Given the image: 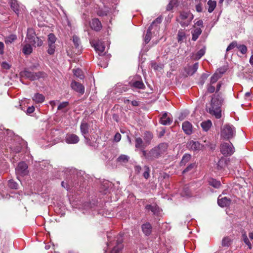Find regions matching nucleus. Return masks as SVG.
<instances>
[{
    "label": "nucleus",
    "mask_w": 253,
    "mask_h": 253,
    "mask_svg": "<svg viewBox=\"0 0 253 253\" xmlns=\"http://www.w3.org/2000/svg\"><path fill=\"white\" fill-rule=\"evenodd\" d=\"M224 98L220 92L214 94L212 96L210 106L208 107L209 113L216 119H220L221 117V107Z\"/></svg>",
    "instance_id": "obj_1"
},
{
    "label": "nucleus",
    "mask_w": 253,
    "mask_h": 253,
    "mask_svg": "<svg viewBox=\"0 0 253 253\" xmlns=\"http://www.w3.org/2000/svg\"><path fill=\"white\" fill-rule=\"evenodd\" d=\"M168 147L167 143H161L149 151L143 150L142 151V154L147 161H153L155 159H158L162 154L165 153L167 150Z\"/></svg>",
    "instance_id": "obj_2"
},
{
    "label": "nucleus",
    "mask_w": 253,
    "mask_h": 253,
    "mask_svg": "<svg viewBox=\"0 0 253 253\" xmlns=\"http://www.w3.org/2000/svg\"><path fill=\"white\" fill-rule=\"evenodd\" d=\"M194 18V16L189 11H183L180 12L179 16L176 18V21L182 27H187L190 24Z\"/></svg>",
    "instance_id": "obj_3"
},
{
    "label": "nucleus",
    "mask_w": 253,
    "mask_h": 253,
    "mask_svg": "<svg viewBox=\"0 0 253 253\" xmlns=\"http://www.w3.org/2000/svg\"><path fill=\"white\" fill-rule=\"evenodd\" d=\"M235 134V128L231 125L226 124L221 128V136L224 139H230L234 137Z\"/></svg>",
    "instance_id": "obj_4"
},
{
    "label": "nucleus",
    "mask_w": 253,
    "mask_h": 253,
    "mask_svg": "<svg viewBox=\"0 0 253 253\" xmlns=\"http://www.w3.org/2000/svg\"><path fill=\"white\" fill-rule=\"evenodd\" d=\"M220 151L225 156L232 155L235 152V148L231 142H225L220 146Z\"/></svg>",
    "instance_id": "obj_5"
},
{
    "label": "nucleus",
    "mask_w": 253,
    "mask_h": 253,
    "mask_svg": "<svg viewBox=\"0 0 253 253\" xmlns=\"http://www.w3.org/2000/svg\"><path fill=\"white\" fill-rule=\"evenodd\" d=\"M22 76L26 77L31 81L36 80L43 76V73L41 72L34 73L28 70H24L21 73Z\"/></svg>",
    "instance_id": "obj_6"
},
{
    "label": "nucleus",
    "mask_w": 253,
    "mask_h": 253,
    "mask_svg": "<svg viewBox=\"0 0 253 253\" xmlns=\"http://www.w3.org/2000/svg\"><path fill=\"white\" fill-rule=\"evenodd\" d=\"M162 18L158 17L149 27L147 31V33L144 38V42L146 43H148L151 39V30L152 29L153 26L156 24H160L162 22Z\"/></svg>",
    "instance_id": "obj_7"
},
{
    "label": "nucleus",
    "mask_w": 253,
    "mask_h": 253,
    "mask_svg": "<svg viewBox=\"0 0 253 253\" xmlns=\"http://www.w3.org/2000/svg\"><path fill=\"white\" fill-rule=\"evenodd\" d=\"M27 169L28 166L25 163L23 162H20L16 168V172L17 175L21 176L27 175L29 172Z\"/></svg>",
    "instance_id": "obj_8"
},
{
    "label": "nucleus",
    "mask_w": 253,
    "mask_h": 253,
    "mask_svg": "<svg viewBox=\"0 0 253 253\" xmlns=\"http://www.w3.org/2000/svg\"><path fill=\"white\" fill-rule=\"evenodd\" d=\"M231 161L230 159L222 158L220 159L217 164V169L221 170L225 167H227L228 169H232L233 167H232L230 164Z\"/></svg>",
    "instance_id": "obj_9"
},
{
    "label": "nucleus",
    "mask_w": 253,
    "mask_h": 253,
    "mask_svg": "<svg viewBox=\"0 0 253 253\" xmlns=\"http://www.w3.org/2000/svg\"><path fill=\"white\" fill-rule=\"evenodd\" d=\"M123 238L122 236L120 235L117 237L116 242V246L113 248L110 253H121L122 250L123 248Z\"/></svg>",
    "instance_id": "obj_10"
},
{
    "label": "nucleus",
    "mask_w": 253,
    "mask_h": 253,
    "mask_svg": "<svg viewBox=\"0 0 253 253\" xmlns=\"http://www.w3.org/2000/svg\"><path fill=\"white\" fill-rule=\"evenodd\" d=\"M80 140V138L76 134L73 133H68L65 138V142L68 144H74L77 143Z\"/></svg>",
    "instance_id": "obj_11"
},
{
    "label": "nucleus",
    "mask_w": 253,
    "mask_h": 253,
    "mask_svg": "<svg viewBox=\"0 0 253 253\" xmlns=\"http://www.w3.org/2000/svg\"><path fill=\"white\" fill-rule=\"evenodd\" d=\"M217 203L221 207H226L229 206L231 203V200L226 197H223L220 195L218 198Z\"/></svg>",
    "instance_id": "obj_12"
},
{
    "label": "nucleus",
    "mask_w": 253,
    "mask_h": 253,
    "mask_svg": "<svg viewBox=\"0 0 253 253\" xmlns=\"http://www.w3.org/2000/svg\"><path fill=\"white\" fill-rule=\"evenodd\" d=\"M72 88L76 91L83 94L84 92V86L80 83L73 81L71 84Z\"/></svg>",
    "instance_id": "obj_13"
},
{
    "label": "nucleus",
    "mask_w": 253,
    "mask_h": 253,
    "mask_svg": "<svg viewBox=\"0 0 253 253\" xmlns=\"http://www.w3.org/2000/svg\"><path fill=\"white\" fill-rule=\"evenodd\" d=\"M187 148L193 151L200 150L203 146L198 142L191 140L187 143Z\"/></svg>",
    "instance_id": "obj_14"
},
{
    "label": "nucleus",
    "mask_w": 253,
    "mask_h": 253,
    "mask_svg": "<svg viewBox=\"0 0 253 253\" xmlns=\"http://www.w3.org/2000/svg\"><path fill=\"white\" fill-rule=\"evenodd\" d=\"M91 44H93V46L95 50L98 52L99 55L104 52L105 46L101 42L98 41L95 43L92 42Z\"/></svg>",
    "instance_id": "obj_15"
},
{
    "label": "nucleus",
    "mask_w": 253,
    "mask_h": 253,
    "mask_svg": "<svg viewBox=\"0 0 253 253\" xmlns=\"http://www.w3.org/2000/svg\"><path fill=\"white\" fill-rule=\"evenodd\" d=\"M90 27L95 31H99L102 28V25L100 21L97 19H93L90 23Z\"/></svg>",
    "instance_id": "obj_16"
},
{
    "label": "nucleus",
    "mask_w": 253,
    "mask_h": 253,
    "mask_svg": "<svg viewBox=\"0 0 253 253\" xmlns=\"http://www.w3.org/2000/svg\"><path fill=\"white\" fill-rule=\"evenodd\" d=\"M182 127L186 134L190 135L192 133V125L190 122L188 121L183 122Z\"/></svg>",
    "instance_id": "obj_17"
},
{
    "label": "nucleus",
    "mask_w": 253,
    "mask_h": 253,
    "mask_svg": "<svg viewBox=\"0 0 253 253\" xmlns=\"http://www.w3.org/2000/svg\"><path fill=\"white\" fill-rule=\"evenodd\" d=\"M129 84L130 86L133 88L143 89L145 87L142 81H131Z\"/></svg>",
    "instance_id": "obj_18"
},
{
    "label": "nucleus",
    "mask_w": 253,
    "mask_h": 253,
    "mask_svg": "<svg viewBox=\"0 0 253 253\" xmlns=\"http://www.w3.org/2000/svg\"><path fill=\"white\" fill-rule=\"evenodd\" d=\"M142 230L146 236H149L152 232V226L149 223H146L142 225Z\"/></svg>",
    "instance_id": "obj_19"
},
{
    "label": "nucleus",
    "mask_w": 253,
    "mask_h": 253,
    "mask_svg": "<svg viewBox=\"0 0 253 253\" xmlns=\"http://www.w3.org/2000/svg\"><path fill=\"white\" fill-rule=\"evenodd\" d=\"M172 122V119L168 116L167 113H165L160 119V123L163 125H170Z\"/></svg>",
    "instance_id": "obj_20"
},
{
    "label": "nucleus",
    "mask_w": 253,
    "mask_h": 253,
    "mask_svg": "<svg viewBox=\"0 0 253 253\" xmlns=\"http://www.w3.org/2000/svg\"><path fill=\"white\" fill-rule=\"evenodd\" d=\"M36 36L35 30L33 28H28L27 32V36L25 41L29 42L30 41L33 40Z\"/></svg>",
    "instance_id": "obj_21"
},
{
    "label": "nucleus",
    "mask_w": 253,
    "mask_h": 253,
    "mask_svg": "<svg viewBox=\"0 0 253 253\" xmlns=\"http://www.w3.org/2000/svg\"><path fill=\"white\" fill-rule=\"evenodd\" d=\"M32 99L37 103H41L44 101L45 97L42 94L37 93L34 94Z\"/></svg>",
    "instance_id": "obj_22"
},
{
    "label": "nucleus",
    "mask_w": 253,
    "mask_h": 253,
    "mask_svg": "<svg viewBox=\"0 0 253 253\" xmlns=\"http://www.w3.org/2000/svg\"><path fill=\"white\" fill-rule=\"evenodd\" d=\"M28 43H30L33 46L36 47L42 46L43 43V42L39 37H35L34 39H33V40L30 41Z\"/></svg>",
    "instance_id": "obj_23"
},
{
    "label": "nucleus",
    "mask_w": 253,
    "mask_h": 253,
    "mask_svg": "<svg viewBox=\"0 0 253 253\" xmlns=\"http://www.w3.org/2000/svg\"><path fill=\"white\" fill-rule=\"evenodd\" d=\"M145 209L148 211H151L154 214H157L160 211L159 208L157 205H147L145 206Z\"/></svg>",
    "instance_id": "obj_24"
},
{
    "label": "nucleus",
    "mask_w": 253,
    "mask_h": 253,
    "mask_svg": "<svg viewBox=\"0 0 253 253\" xmlns=\"http://www.w3.org/2000/svg\"><path fill=\"white\" fill-rule=\"evenodd\" d=\"M80 129L81 133L83 135L87 134L88 132V125L87 123L84 121H83L81 123L80 126Z\"/></svg>",
    "instance_id": "obj_25"
},
{
    "label": "nucleus",
    "mask_w": 253,
    "mask_h": 253,
    "mask_svg": "<svg viewBox=\"0 0 253 253\" xmlns=\"http://www.w3.org/2000/svg\"><path fill=\"white\" fill-rule=\"evenodd\" d=\"M135 147L138 149H144L146 146L140 137H137L135 139Z\"/></svg>",
    "instance_id": "obj_26"
},
{
    "label": "nucleus",
    "mask_w": 253,
    "mask_h": 253,
    "mask_svg": "<svg viewBox=\"0 0 253 253\" xmlns=\"http://www.w3.org/2000/svg\"><path fill=\"white\" fill-rule=\"evenodd\" d=\"M212 125L211 122L210 120H207L206 121H204L201 124V127L203 129L207 131L209 130Z\"/></svg>",
    "instance_id": "obj_27"
},
{
    "label": "nucleus",
    "mask_w": 253,
    "mask_h": 253,
    "mask_svg": "<svg viewBox=\"0 0 253 253\" xmlns=\"http://www.w3.org/2000/svg\"><path fill=\"white\" fill-rule=\"evenodd\" d=\"M232 242V239L228 237H225L223 238L222 240V246L224 247H229Z\"/></svg>",
    "instance_id": "obj_28"
},
{
    "label": "nucleus",
    "mask_w": 253,
    "mask_h": 253,
    "mask_svg": "<svg viewBox=\"0 0 253 253\" xmlns=\"http://www.w3.org/2000/svg\"><path fill=\"white\" fill-rule=\"evenodd\" d=\"M10 6L13 10L18 15L19 10L17 1L15 0H12L10 2Z\"/></svg>",
    "instance_id": "obj_29"
},
{
    "label": "nucleus",
    "mask_w": 253,
    "mask_h": 253,
    "mask_svg": "<svg viewBox=\"0 0 253 253\" xmlns=\"http://www.w3.org/2000/svg\"><path fill=\"white\" fill-rule=\"evenodd\" d=\"M186 38L185 32L182 30H179L177 33V41L181 43Z\"/></svg>",
    "instance_id": "obj_30"
},
{
    "label": "nucleus",
    "mask_w": 253,
    "mask_h": 253,
    "mask_svg": "<svg viewBox=\"0 0 253 253\" xmlns=\"http://www.w3.org/2000/svg\"><path fill=\"white\" fill-rule=\"evenodd\" d=\"M198 63H195L192 66H190L189 67L187 74L189 75H193L198 70Z\"/></svg>",
    "instance_id": "obj_31"
},
{
    "label": "nucleus",
    "mask_w": 253,
    "mask_h": 253,
    "mask_svg": "<svg viewBox=\"0 0 253 253\" xmlns=\"http://www.w3.org/2000/svg\"><path fill=\"white\" fill-rule=\"evenodd\" d=\"M33 50L30 43L27 42L23 48V52L25 54H30Z\"/></svg>",
    "instance_id": "obj_32"
},
{
    "label": "nucleus",
    "mask_w": 253,
    "mask_h": 253,
    "mask_svg": "<svg viewBox=\"0 0 253 253\" xmlns=\"http://www.w3.org/2000/svg\"><path fill=\"white\" fill-rule=\"evenodd\" d=\"M202 33V30L200 28H196L192 32V40L196 41Z\"/></svg>",
    "instance_id": "obj_33"
},
{
    "label": "nucleus",
    "mask_w": 253,
    "mask_h": 253,
    "mask_svg": "<svg viewBox=\"0 0 253 253\" xmlns=\"http://www.w3.org/2000/svg\"><path fill=\"white\" fill-rule=\"evenodd\" d=\"M208 11L210 13L212 12L216 6V2L215 0H209L208 1Z\"/></svg>",
    "instance_id": "obj_34"
},
{
    "label": "nucleus",
    "mask_w": 253,
    "mask_h": 253,
    "mask_svg": "<svg viewBox=\"0 0 253 253\" xmlns=\"http://www.w3.org/2000/svg\"><path fill=\"white\" fill-rule=\"evenodd\" d=\"M153 137V134L149 131H146L144 133V140L147 144H149L151 139Z\"/></svg>",
    "instance_id": "obj_35"
},
{
    "label": "nucleus",
    "mask_w": 253,
    "mask_h": 253,
    "mask_svg": "<svg viewBox=\"0 0 253 253\" xmlns=\"http://www.w3.org/2000/svg\"><path fill=\"white\" fill-rule=\"evenodd\" d=\"M69 105V102L67 101L63 102L61 103L58 106L57 109L58 110H61L63 112H66L68 110L67 109V106Z\"/></svg>",
    "instance_id": "obj_36"
},
{
    "label": "nucleus",
    "mask_w": 253,
    "mask_h": 253,
    "mask_svg": "<svg viewBox=\"0 0 253 253\" xmlns=\"http://www.w3.org/2000/svg\"><path fill=\"white\" fill-rule=\"evenodd\" d=\"M73 42H74V45L76 48L78 49V52L80 51V40L79 37L76 36L73 37Z\"/></svg>",
    "instance_id": "obj_37"
},
{
    "label": "nucleus",
    "mask_w": 253,
    "mask_h": 253,
    "mask_svg": "<svg viewBox=\"0 0 253 253\" xmlns=\"http://www.w3.org/2000/svg\"><path fill=\"white\" fill-rule=\"evenodd\" d=\"M209 183L210 185L216 188H218L221 185L220 182L214 179H210Z\"/></svg>",
    "instance_id": "obj_38"
},
{
    "label": "nucleus",
    "mask_w": 253,
    "mask_h": 253,
    "mask_svg": "<svg viewBox=\"0 0 253 253\" xmlns=\"http://www.w3.org/2000/svg\"><path fill=\"white\" fill-rule=\"evenodd\" d=\"M191 159V155L190 154H185L182 157V159L180 162V165H185Z\"/></svg>",
    "instance_id": "obj_39"
},
{
    "label": "nucleus",
    "mask_w": 253,
    "mask_h": 253,
    "mask_svg": "<svg viewBox=\"0 0 253 253\" xmlns=\"http://www.w3.org/2000/svg\"><path fill=\"white\" fill-rule=\"evenodd\" d=\"M206 49L205 47L201 49L196 54L195 57H194V59L198 60L200 59L205 53Z\"/></svg>",
    "instance_id": "obj_40"
},
{
    "label": "nucleus",
    "mask_w": 253,
    "mask_h": 253,
    "mask_svg": "<svg viewBox=\"0 0 253 253\" xmlns=\"http://www.w3.org/2000/svg\"><path fill=\"white\" fill-rule=\"evenodd\" d=\"M129 158L127 155H121L117 158V161L119 162L126 163L128 161Z\"/></svg>",
    "instance_id": "obj_41"
},
{
    "label": "nucleus",
    "mask_w": 253,
    "mask_h": 253,
    "mask_svg": "<svg viewBox=\"0 0 253 253\" xmlns=\"http://www.w3.org/2000/svg\"><path fill=\"white\" fill-rule=\"evenodd\" d=\"M48 48L47 53L50 55H53L55 51L56 46L55 44H48Z\"/></svg>",
    "instance_id": "obj_42"
},
{
    "label": "nucleus",
    "mask_w": 253,
    "mask_h": 253,
    "mask_svg": "<svg viewBox=\"0 0 253 253\" xmlns=\"http://www.w3.org/2000/svg\"><path fill=\"white\" fill-rule=\"evenodd\" d=\"M56 38L53 34H50L48 36V44H55Z\"/></svg>",
    "instance_id": "obj_43"
},
{
    "label": "nucleus",
    "mask_w": 253,
    "mask_h": 253,
    "mask_svg": "<svg viewBox=\"0 0 253 253\" xmlns=\"http://www.w3.org/2000/svg\"><path fill=\"white\" fill-rule=\"evenodd\" d=\"M12 132L8 129L4 130V128H0V138L5 135H11Z\"/></svg>",
    "instance_id": "obj_44"
},
{
    "label": "nucleus",
    "mask_w": 253,
    "mask_h": 253,
    "mask_svg": "<svg viewBox=\"0 0 253 253\" xmlns=\"http://www.w3.org/2000/svg\"><path fill=\"white\" fill-rule=\"evenodd\" d=\"M73 72L74 75L77 77L81 79H83L84 76L83 75L82 71L80 69H74L73 70Z\"/></svg>",
    "instance_id": "obj_45"
},
{
    "label": "nucleus",
    "mask_w": 253,
    "mask_h": 253,
    "mask_svg": "<svg viewBox=\"0 0 253 253\" xmlns=\"http://www.w3.org/2000/svg\"><path fill=\"white\" fill-rule=\"evenodd\" d=\"M237 48L243 54H245L247 51V47L244 44H238Z\"/></svg>",
    "instance_id": "obj_46"
},
{
    "label": "nucleus",
    "mask_w": 253,
    "mask_h": 253,
    "mask_svg": "<svg viewBox=\"0 0 253 253\" xmlns=\"http://www.w3.org/2000/svg\"><path fill=\"white\" fill-rule=\"evenodd\" d=\"M176 4V0H171L169 1V3L167 5V10L169 11L171 10Z\"/></svg>",
    "instance_id": "obj_47"
},
{
    "label": "nucleus",
    "mask_w": 253,
    "mask_h": 253,
    "mask_svg": "<svg viewBox=\"0 0 253 253\" xmlns=\"http://www.w3.org/2000/svg\"><path fill=\"white\" fill-rule=\"evenodd\" d=\"M219 78H220V77L218 74L215 73V74H213L212 76V77L211 78L210 84H214L218 81V80L219 79Z\"/></svg>",
    "instance_id": "obj_48"
},
{
    "label": "nucleus",
    "mask_w": 253,
    "mask_h": 253,
    "mask_svg": "<svg viewBox=\"0 0 253 253\" xmlns=\"http://www.w3.org/2000/svg\"><path fill=\"white\" fill-rule=\"evenodd\" d=\"M8 184L10 188L16 189L18 188V184L13 180H9Z\"/></svg>",
    "instance_id": "obj_49"
},
{
    "label": "nucleus",
    "mask_w": 253,
    "mask_h": 253,
    "mask_svg": "<svg viewBox=\"0 0 253 253\" xmlns=\"http://www.w3.org/2000/svg\"><path fill=\"white\" fill-rule=\"evenodd\" d=\"M237 46H238V44H237V42H233L227 47V48L226 49V51L228 52V51L233 49V48H234L236 47L237 48Z\"/></svg>",
    "instance_id": "obj_50"
},
{
    "label": "nucleus",
    "mask_w": 253,
    "mask_h": 253,
    "mask_svg": "<svg viewBox=\"0 0 253 253\" xmlns=\"http://www.w3.org/2000/svg\"><path fill=\"white\" fill-rule=\"evenodd\" d=\"M144 169L145 171L143 173V176L146 178L147 179L149 177V172H150V169L148 166H145L144 167Z\"/></svg>",
    "instance_id": "obj_51"
},
{
    "label": "nucleus",
    "mask_w": 253,
    "mask_h": 253,
    "mask_svg": "<svg viewBox=\"0 0 253 253\" xmlns=\"http://www.w3.org/2000/svg\"><path fill=\"white\" fill-rule=\"evenodd\" d=\"M231 161V165L232 167H233L232 169H234L237 168V166L238 165L239 162L238 161H236L233 159H230Z\"/></svg>",
    "instance_id": "obj_52"
},
{
    "label": "nucleus",
    "mask_w": 253,
    "mask_h": 253,
    "mask_svg": "<svg viewBox=\"0 0 253 253\" xmlns=\"http://www.w3.org/2000/svg\"><path fill=\"white\" fill-rule=\"evenodd\" d=\"M242 234L243 239V241L245 242V243H249V240L247 237L246 231H243L242 232Z\"/></svg>",
    "instance_id": "obj_53"
},
{
    "label": "nucleus",
    "mask_w": 253,
    "mask_h": 253,
    "mask_svg": "<svg viewBox=\"0 0 253 253\" xmlns=\"http://www.w3.org/2000/svg\"><path fill=\"white\" fill-rule=\"evenodd\" d=\"M16 37L14 35H11L10 37H8L6 40L5 41V42L6 43H11L12 42L15 40H16Z\"/></svg>",
    "instance_id": "obj_54"
},
{
    "label": "nucleus",
    "mask_w": 253,
    "mask_h": 253,
    "mask_svg": "<svg viewBox=\"0 0 253 253\" xmlns=\"http://www.w3.org/2000/svg\"><path fill=\"white\" fill-rule=\"evenodd\" d=\"M61 185L63 187L67 188V189H68L71 186L70 183L68 181L66 182L64 181H62L61 182Z\"/></svg>",
    "instance_id": "obj_55"
},
{
    "label": "nucleus",
    "mask_w": 253,
    "mask_h": 253,
    "mask_svg": "<svg viewBox=\"0 0 253 253\" xmlns=\"http://www.w3.org/2000/svg\"><path fill=\"white\" fill-rule=\"evenodd\" d=\"M211 84H210L207 88V90L210 93H213L215 91L214 86Z\"/></svg>",
    "instance_id": "obj_56"
},
{
    "label": "nucleus",
    "mask_w": 253,
    "mask_h": 253,
    "mask_svg": "<svg viewBox=\"0 0 253 253\" xmlns=\"http://www.w3.org/2000/svg\"><path fill=\"white\" fill-rule=\"evenodd\" d=\"M194 164H191L184 170H183V173H185V172H186L189 171L190 170L194 168Z\"/></svg>",
    "instance_id": "obj_57"
},
{
    "label": "nucleus",
    "mask_w": 253,
    "mask_h": 253,
    "mask_svg": "<svg viewBox=\"0 0 253 253\" xmlns=\"http://www.w3.org/2000/svg\"><path fill=\"white\" fill-rule=\"evenodd\" d=\"M35 111V107L33 106L28 107L26 113L27 114H31L34 112Z\"/></svg>",
    "instance_id": "obj_58"
},
{
    "label": "nucleus",
    "mask_w": 253,
    "mask_h": 253,
    "mask_svg": "<svg viewBox=\"0 0 253 253\" xmlns=\"http://www.w3.org/2000/svg\"><path fill=\"white\" fill-rule=\"evenodd\" d=\"M1 67L4 69H9L10 66L6 62H3L1 63Z\"/></svg>",
    "instance_id": "obj_59"
},
{
    "label": "nucleus",
    "mask_w": 253,
    "mask_h": 253,
    "mask_svg": "<svg viewBox=\"0 0 253 253\" xmlns=\"http://www.w3.org/2000/svg\"><path fill=\"white\" fill-rule=\"evenodd\" d=\"M121 139V135L119 133H117L114 136V140L117 142H119Z\"/></svg>",
    "instance_id": "obj_60"
},
{
    "label": "nucleus",
    "mask_w": 253,
    "mask_h": 253,
    "mask_svg": "<svg viewBox=\"0 0 253 253\" xmlns=\"http://www.w3.org/2000/svg\"><path fill=\"white\" fill-rule=\"evenodd\" d=\"M202 5L201 3H198L196 5V11L200 12L202 11Z\"/></svg>",
    "instance_id": "obj_61"
},
{
    "label": "nucleus",
    "mask_w": 253,
    "mask_h": 253,
    "mask_svg": "<svg viewBox=\"0 0 253 253\" xmlns=\"http://www.w3.org/2000/svg\"><path fill=\"white\" fill-rule=\"evenodd\" d=\"M97 14L100 16L107 15V12L106 11L99 10L97 12Z\"/></svg>",
    "instance_id": "obj_62"
},
{
    "label": "nucleus",
    "mask_w": 253,
    "mask_h": 253,
    "mask_svg": "<svg viewBox=\"0 0 253 253\" xmlns=\"http://www.w3.org/2000/svg\"><path fill=\"white\" fill-rule=\"evenodd\" d=\"M187 189V188H185V193H184V192H183L181 193V195L182 196L189 197L190 196V194L188 190Z\"/></svg>",
    "instance_id": "obj_63"
},
{
    "label": "nucleus",
    "mask_w": 253,
    "mask_h": 253,
    "mask_svg": "<svg viewBox=\"0 0 253 253\" xmlns=\"http://www.w3.org/2000/svg\"><path fill=\"white\" fill-rule=\"evenodd\" d=\"M3 47L4 44L3 42H0V54H2L3 53Z\"/></svg>",
    "instance_id": "obj_64"
}]
</instances>
